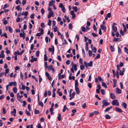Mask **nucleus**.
<instances>
[{
	"instance_id": "51",
	"label": "nucleus",
	"mask_w": 128,
	"mask_h": 128,
	"mask_svg": "<svg viewBox=\"0 0 128 128\" xmlns=\"http://www.w3.org/2000/svg\"><path fill=\"white\" fill-rule=\"evenodd\" d=\"M69 28L70 30H72V24H70L69 25Z\"/></svg>"
},
{
	"instance_id": "45",
	"label": "nucleus",
	"mask_w": 128,
	"mask_h": 128,
	"mask_svg": "<svg viewBox=\"0 0 128 128\" xmlns=\"http://www.w3.org/2000/svg\"><path fill=\"white\" fill-rule=\"evenodd\" d=\"M20 36L21 37H23L24 38V34H23V33L22 34L21 33H20Z\"/></svg>"
},
{
	"instance_id": "31",
	"label": "nucleus",
	"mask_w": 128,
	"mask_h": 128,
	"mask_svg": "<svg viewBox=\"0 0 128 128\" xmlns=\"http://www.w3.org/2000/svg\"><path fill=\"white\" fill-rule=\"evenodd\" d=\"M82 30L83 32H87V31L86 30L85 28L84 27H82Z\"/></svg>"
},
{
	"instance_id": "64",
	"label": "nucleus",
	"mask_w": 128,
	"mask_h": 128,
	"mask_svg": "<svg viewBox=\"0 0 128 128\" xmlns=\"http://www.w3.org/2000/svg\"><path fill=\"white\" fill-rule=\"evenodd\" d=\"M92 34L94 37L97 36H98L97 34H96L93 32H92Z\"/></svg>"
},
{
	"instance_id": "55",
	"label": "nucleus",
	"mask_w": 128,
	"mask_h": 128,
	"mask_svg": "<svg viewBox=\"0 0 128 128\" xmlns=\"http://www.w3.org/2000/svg\"><path fill=\"white\" fill-rule=\"evenodd\" d=\"M10 96L12 97H13L14 96V94L13 92H11L10 93Z\"/></svg>"
},
{
	"instance_id": "15",
	"label": "nucleus",
	"mask_w": 128,
	"mask_h": 128,
	"mask_svg": "<svg viewBox=\"0 0 128 128\" xmlns=\"http://www.w3.org/2000/svg\"><path fill=\"white\" fill-rule=\"evenodd\" d=\"M102 86L104 87L105 88H107V87L106 85L104 82H102Z\"/></svg>"
},
{
	"instance_id": "11",
	"label": "nucleus",
	"mask_w": 128,
	"mask_h": 128,
	"mask_svg": "<svg viewBox=\"0 0 128 128\" xmlns=\"http://www.w3.org/2000/svg\"><path fill=\"white\" fill-rule=\"evenodd\" d=\"M110 96H111V98L113 99H116V97L115 96L114 94L111 93L110 94Z\"/></svg>"
},
{
	"instance_id": "42",
	"label": "nucleus",
	"mask_w": 128,
	"mask_h": 128,
	"mask_svg": "<svg viewBox=\"0 0 128 128\" xmlns=\"http://www.w3.org/2000/svg\"><path fill=\"white\" fill-rule=\"evenodd\" d=\"M100 54H98L97 55L95 58V59H96L99 58L100 57Z\"/></svg>"
},
{
	"instance_id": "58",
	"label": "nucleus",
	"mask_w": 128,
	"mask_h": 128,
	"mask_svg": "<svg viewBox=\"0 0 128 128\" xmlns=\"http://www.w3.org/2000/svg\"><path fill=\"white\" fill-rule=\"evenodd\" d=\"M59 7L60 8H63L64 7L63 5L62 4V3H60L59 5Z\"/></svg>"
},
{
	"instance_id": "52",
	"label": "nucleus",
	"mask_w": 128,
	"mask_h": 128,
	"mask_svg": "<svg viewBox=\"0 0 128 128\" xmlns=\"http://www.w3.org/2000/svg\"><path fill=\"white\" fill-rule=\"evenodd\" d=\"M15 3L16 4H18V3L19 4L20 3V0H16L15 1Z\"/></svg>"
},
{
	"instance_id": "19",
	"label": "nucleus",
	"mask_w": 128,
	"mask_h": 128,
	"mask_svg": "<svg viewBox=\"0 0 128 128\" xmlns=\"http://www.w3.org/2000/svg\"><path fill=\"white\" fill-rule=\"evenodd\" d=\"M64 17L67 20L68 22H70V20L68 16H64Z\"/></svg>"
},
{
	"instance_id": "14",
	"label": "nucleus",
	"mask_w": 128,
	"mask_h": 128,
	"mask_svg": "<svg viewBox=\"0 0 128 128\" xmlns=\"http://www.w3.org/2000/svg\"><path fill=\"white\" fill-rule=\"evenodd\" d=\"M113 42H119L120 41V39L119 38H116L115 37H114V39L113 40Z\"/></svg>"
},
{
	"instance_id": "16",
	"label": "nucleus",
	"mask_w": 128,
	"mask_h": 128,
	"mask_svg": "<svg viewBox=\"0 0 128 128\" xmlns=\"http://www.w3.org/2000/svg\"><path fill=\"white\" fill-rule=\"evenodd\" d=\"M100 27L102 30H104L105 31H106V28L105 26H104L103 25H101Z\"/></svg>"
},
{
	"instance_id": "53",
	"label": "nucleus",
	"mask_w": 128,
	"mask_h": 128,
	"mask_svg": "<svg viewBox=\"0 0 128 128\" xmlns=\"http://www.w3.org/2000/svg\"><path fill=\"white\" fill-rule=\"evenodd\" d=\"M28 108L29 111H31L30 106V104H28Z\"/></svg>"
},
{
	"instance_id": "40",
	"label": "nucleus",
	"mask_w": 128,
	"mask_h": 128,
	"mask_svg": "<svg viewBox=\"0 0 128 128\" xmlns=\"http://www.w3.org/2000/svg\"><path fill=\"white\" fill-rule=\"evenodd\" d=\"M67 108L66 106L64 105V106L63 110L62 111L63 112H64L66 110Z\"/></svg>"
},
{
	"instance_id": "5",
	"label": "nucleus",
	"mask_w": 128,
	"mask_h": 128,
	"mask_svg": "<svg viewBox=\"0 0 128 128\" xmlns=\"http://www.w3.org/2000/svg\"><path fill=\"white\" fill-rule=\"evenodd\" d=\"M54 14L53 11L49 12L48 15V18H50L51 16L53 17L54 16Z\"/></svg>"
},
{
	"instance_id": "18",
	"label": "nucleus",
	"mask_w": 128,
	"mask_h": 128,
	"mask_svg": "<svg viewBox=\"0 0 128 128\" xmlns=\"http://www.w3.org/2000/svg\"><path fill=\"white\" fill-rule=\"evenodd\" d=\"M76 94V93L75 92H72V96L70 97V98L69 99L70 100H71L72 99L74 98V96Z\"/></svg>"
},
{
	"instance_id": "39",
	"label": "nucleus",
	"mask_w": 128,
	"mask_h": 128,
	"mask_svg": "<svg viewBox=\"0 0 128 128\" xmlns=\"http://www.w3.org/2000/svg\"><path fill=\"white\" fill-rule=\"evenodd\" d=\"M34 112L35 114H39V113L40 112L38 110H36V109L35 110Z\"/></svg>"
},
{
	"instance_id": "25",
	"label": "nucleus",
	"mask_w": 128,
	"mask_h": 128,
	"mask_svg": "<svg viewBox=\"0 0 128 128\" xmlns=\"http://www.w3.org/2000/svg\"><path fill=\"white\" fill-rule=\"evenodd\" d=\"M38 104L42 107L43 106V103L41 101H38Z\"/></svg>"
},
{
	"instance_id": "60",
	"label": "nucleus",
	"mask_w": 128,
	"mask_h": 128,
	"mask_svg": "<svg viewBox=\"0 0 128 128\" xmlns=\"http://www.w3.org/2000/svg\"><path fill=\"white\" fill-rule=\"evenodd\" d=\"M117 68L118 70H120V64L117 65Z\"/></svg>"
},
{
	"instance_id": "10",
	"label": "nucleus",
	"mask_w": 128,
	"mask_h": 128,
	"mask_svg": "<svg viewBox=\"0 0 128 128\" xmlns=\"http://www.w3.org/2000/svg\"><path fill=\"white\" fill-rule=\"evenodd\" d=\"M122 106L125 109L127 108V104L125 102H123L122 104Z\"/></svg>"
},
{
	"instance_id": "4",
	"label": "nucleus",
	"mask_w": 128,
	"mask_h": 128,
	"mask_svg": "<svg viewBox=\"0 0 128 128\" xmlns=\"http://www.w3.org/2000/svg\"><path fill=\"white\" fill-rule=\"evenodd\" d=\"M116 24L114 23H113L112 26V30L114 32H116L117 30V28L116 26Z\"/></svg>"
},
{
	"instance_id": "28",
	"label": "nucleus",
	"mask_w": 128,
	"mask_h": 128,
	"mask_svg": "<svg viewBox=\"0 0 128 128\" xmlns=\"http://www.w3.org/2000/svg\"><path fill=\"white\" fill-rule=\"evenodd\" d=\"M25 113L27 115L29 116L30 115V113L29 112L27 111V110H25Z\"/></svg>"
},
{
	"instance_id": "34",
	"label": "nucleus",
	"mask_w": 128,
	"mask_h": 128,
	"mask_svg": "<svg viewBox=\"0 0 128 128\" xmlns=\"http://www.w3.org/2000/svg\"><path fill=\"white\" fill-rule=\"evenodd\" d=\"M88 53L89 56H91L92 54V51L91 50H89L88 51Z\"/></svg>"
},
{
	"instance_id": "29",
	"label": "nucleus",
	"mask_w": 128,
	"mask_h": 128,
	"mask_svg": "<svg viewBox=\"0 0 128 128\" xmlns=\"http://www.w3.org/2000/svg\"><path fill=\"white\" fill-rule=\"evenodd\" d=\"M61 115L60 114H58V120L59 121H60L61 120Z\"/></svg>"
},
{
	"instance_id": "59",
	"label": "nucleus",
	"mask_w": 128,
	"mask_h": 128,
	"mask_svg": "<svg viewBox=\"0 0 128 128\" xmlns=\"http://www.w3.org/2000/svg\"><path fill=\"white\" fill-rule=\"evenodd\" d=\"M40 52L39 51L36 52V56L37 57L39 55Z\"/></svg>"
},
{
	"instance_id": "61",
	"label": "nucleus",
	"mask_w": 128,
	"mask_h": 128,
	"mask_svg": "<svg viewBox=\"0 0 128 128\" xmlns=\"http://www.w3.org/2000/svg\"><path fill=\"white\" fill-rule=\"evenodd\" d=\"M41 11L42 14H44V10L43 8H42L41 9Z\"/></svg>"
},
{
	"instance_id": "56",
	"label": "nucleus",
	"mask_w": 128,
	"mask_h": 128,
	"mask_svg": "<svg viewBox=\"0 0 128 128\" xmlns=\"http://www.w3.org/2000/svg\"><path fill=\"white\" fill-rule=\"evenodd\" d=\"M115 108L116 109V110L118 112H120V109L119 108L117 107H116Z\"/></svg>"
},
{
	"instance_id": "44",
	"label": "nucleus",
	"mask_w": 128,
	"mask_h": 128,
	"mask_svg": "<svg viewBox=\"0 0 128 128\" xmlns=\"http://www.w3.org/2000/svg\"><path fill=\"white\" fill-rule=\"evenodd\" d=\"M6 113V110L5 108H3L2 109V113L3 114H5Z\"/></svg>"
},
{
	"instance_id": "49",
	"label": "nucleus",
	"mask_w": 128,
	"mask_h": 128,
	"mask_svg": "<svg viewBox=\"0 0 128 128\" xmlns=\"http://www.w3.org/2000/svg\"><path fill=\"white\" fill-rule=\"evenodd\" d=\"M13 112H14V114H13V115L14 116H16V110L15 108H14L13 109Z\"/></svg>"
},
{
	"instance_id": "62",
	"label": "nucleus",
	"mask_w": 128,
	"mask_h": 128,
	"mask_svg": "<svg viewBox=\"0 0 128 128\" xmlns=\"http://www.w3.org/2000/svg\"><path fill=\"white\" fill-rule=\"evenodd\" d=\"M111 14L110 13H108L106 15V16L108 18H110V17Z\"/></svg>"
},
{
	"instance_id": "33",
	"label": "nucleus",
	"mask_w": 128,
	"mask_h": 128,
	"mask_svg": "<svg viewBox=\"0 0 128 128\" xmlns=\"http://www.w3.org/2000/svg\"><path fill=\"white\" fill-rule=\"evenodd\" d=\"M9 6V5L8 4H4V7L3 8V10H4L6 8V7H8Z\"/></svg>"
},
{
	"instance_id": "24",
	"label": "nucleus",
	"mask_w": 128,
	"mask_h": 128,
	"mask_svg": "<svg viewBox=\"0 0 128 128\" xmlns=\"http://www.w3.org/2000/svg\"><path fill=\"white\" fill-rule=\"evenodd\" d=\"M116 92L118 94H120V90L118 88H116Z\"/></svg>"
},
{
	"instance_id": "57",
	"label": "nucleus",
	"mask_w": 128,
	"mask_h": 128,
	"mask_svg": "<svg viewBox=\"0 0 128 128\" xmlns=\"http://www.w3.org/2000/svg\"><path fill=\"white\" fill-rule=\"evenodd\" d=\"M88 86L90 88H92V84L90 83H89L88 85Z\"/></svg>"
},
{
	"instance_id": "43",
	"label": "nucleus",
	"mask_w": 128,
	"mask_h": 128,
	"mask_svg": "<svg viewBox=\"0 0 128 128\" xmlns=\"http://www.w3.org/2000/svg\"><path fill=\"white\" fill-rule=\"evenodd\" d=\"M9 29L8 30L10 33H12L13 31L12 29L9 26Z\"/></svg>"
},
{
	"instance_id": "41",
	"label": "nucleus",
	"mask_w": 128,
	"mask_h": 128,
	"mask_svg": "<svg viewBox=\"0 0 128 128\" xmlns=\"http://www.w3.org/2000/svg\"><path fill=\"white\" fill-rule=\"evenodd\" d=\"M48 24L49 26H50L51 25V22H52V21L50 20L49 19V20H48Z\"/></svg>"
},
{
	"instance_id": "32",
	"label": "nucleus",
	"mask_w": 128,
	"mask_h": 128,
	"mask_svg": "<svg viewBox=\"0 0 128 128\" xmlns=\"http://www.w3.org/2000/svg\"><path fill=\"white\" fill-rule=\"evenodd\" d=\"M84 68V66L83 64H81L80 66V68L81 70H82Z\"/></svg>"
},
{
	"instance_id": "9",
	"label": "nucleus",
	"mask_w": 128,
	"mask_h": 128,
	"mask_svg": "<svg viewBox=\"0 0 128 128\" xmlns=\"http://www.w3.org/2000/svg\"><path fill=\"white\" fill-rule=\"evenodd\" d=\"M112 106H111L110 107L106 108L104 110V112H106L110 111V109H112Z\"/></svg>"
},
{
	"instance_id": "54",
	"label": "nucleus",
	"mask_w": 128,
	"mask_h": 128,
	"mask_svg": "<svg viewBox=\"0 0 128 128\" xmlns=\"http://www.w3.org/2000/svg\"><path fill=\"white\" fill-rule=\"evenodd\" d=\"M20 8V6L19 5H18L16 8V9L18 10H19Z\"/></svg>"
},
{
	"instance_id": "46",
	"label": "nucleus",
	"mask_w": 128,
	"mask_h": 128,
	"mask_svg": "<svg viewBox=\"0 0 128 128\" xmlns=\"http://www.w3.org/2000/svg\"><path fill=\"white\" fill-rule=\"evenodd\" d=\"M40 26L42 28H44L45 27V25L44 23H42L40 24Z\"/></svg>"
},
{
	"instance_id": "12",
	"label": "nucleus",
	"mask_w": 128,
	"mask_h": 128,
	"mask_svg": "<svg viewBox=\"0 0 128 128\" xmlns=\"http://www.w3.org/2000/svg\"><path fill=\"white\" fill-rule=\"evenodd\" d=\"M75 90L76 92V94H79L80 93V91L78 88V87H75Z\"/></svg>"
},
{
	"instance_id": "20",
	"label": "nucleus",
	"mask_w": 128,
	"mask_h": 128,
	"mask_svg": "<svg viewBox=\"0 0 128 128\" xmlns=\"http://www.w3.org/2000/svg\"><path fill=\"white\" fill-rule=\"evenodd\" d=\"M13 90L14 92L16 94L17 92V88L16 87H14L13 88Z\"/></svg>"
},
{
	"instance_id": "37",
	"label": "nucleus",
	"mask_w": 128,
	"mask_h": 128,
	"mask_svg": "<svg viewBox=\"0 0 128 128\" xmlns=\"http://www.w3.org/2000/svg\"><path fill=\"white\" fill-rule=\"evenodd\" d=\"M47 57L46 54H45L44 55V61H46L47 60Z\"/></svg>"
},
{
	"instance_id": "22",
	"label": "nucleus",
	"mask_w": 128,
	"mask_h": 128,
	"mask_svg": "<svg viewBox=\"0 0 128 128\" xmlns=\"http://www.w3.org/2000/svg\"><path fill=\"white\" fill-rule=\"evenodd\" d=\"M106 118L107 119H109L111 117L108 114H106L105 115Z\"/></svg>"
},
{
	"instance_id": "23",
	"label": "nucleus",
	"mask_w": 128,
	"mask_h": 128,
	"mask_svg": "<svg viewBox=\"0 0 128 128\" xmlns=\"http://www.w3.org/2000/svg\"><path fill=\"white\" fill-rule=\"evenodd\" d=\"M37 59L36 58H34L33 59H32L30 60V62H34V61H36L37 60Z\"/></svg>"
},
{
	"instance_id": "35",
	"label": "nucleus",
	"mask_w": 128,
	"mask_h": 128,
	"mask_svg": "<svg viewBox=\"0 0 128 128\" xmlns=\"http://www.w3.org/2000/svg\"><path fill=\"white\" fill-rule=\"evenodd\" d=\"M110 50L112 51V52L114 51V48L113 46H110Z\"/></svg>"
},
{
	"instance_id": "47",
	"label": "nucleus",
	"mask_w": 128,
	"mask_h": 128,
	"mask_svg": "<svg viewBox=\"0 0 128 128\" xmlns=\"http://www.w3.org/2000/svg\"><path fill=\"white\" fill-rule=\"evenodd\" d=\"M26 0H23L22 2V4L23 6H24L25 4L26 3Z\"/></svg>"
},
{
	"instance_id": "3",
	"label": "nucleus",
	"mask_w": 128,
	"mask_h": 128,
	"mask_svg": "<svg viewBox=\"0 0 128 128\" xmlns=\"http://www.w3.org/2000/svg\"><path fill=\"white\" fill-rule=\"evenodd\" d=\"M112 104L113 105H116V106H118L119 105V102L116 100H112Z\"/></svg>"
},
{
	"instance_id": "38",
	"label": "nucleus",
	"mask_w": 128,
	"mask_h": 128,
	"mask_svg": "<svg viewBox=\"0 0 128 128\" xmlns=\"http://www.w3.org/2000/svg\"><path fill=\"white\" fill-rule=\"evenodd\" d=\"M124 49L125 52L127 54H128V49L126 47L124 48Z\"/></svg>"
},
{
	"instance_id": "21",
	"label": "nucleus",
	"mask_w": 128,
	"mask_h": 128,
	"mask_svg": "<svg viewBox=\"0 0 128 128\" xmlns=\"http://www.w3.org/2000/svg\"><path fill=\"white\" fill-rule=\"evenodd\" d=\"M72 8L75 12H76L78 11L77 8L76 6L74 7L73 6L72 7Z\"/></svg>"
},
{
	"instance_id": "2",
	"label": "nucleus",
	"mask_w": 128,
	"mask_h": 128,
	"mask_svg": "<svg viewBox=\"0 0 128 128\" xmlns=\"http://www.w3.org/2000/svg\"><path fill=\"white\" fill-rule=\"evenodd\" d=\"M84 64L86 67L88 68V66H91L92 67V61H90L89 63H87L86 62V61L84 62Z\"/></svg>"
},
{
	"instance_id": "13",
	"label": "nucleus",
	"mask_w": 128,
	"mask_h": 128,
	"mask_svg": "<svg viewBox=\"0 0 128 128\" xmlns=\"http://www.w3.org/2000/svg\"><path fill=\"white\" fill-rule=\"evenodd\" d=\"M72 68L74 67V69L75 71H76L77 70V68L76 67V64H74H74L73 63L72 65Z\"/></svg>"
},
{
	"instance_id": "30",
	"label": "nucleus",
	"mask_w": 128,
	"mask_h": 128,
	"mask_svg": "<svg viewBox=\"0 0 128 128\" xmlns=\"http://www.w3.org/2000/svg\"><path fill=\"white\" fill-rule=\"evenodd\" d=\"M49 70H51L53 68L52 66V65H50L49 66H48L47 68Z\"/></svg>"
},
{
	"instance_id": "48",
	"label": "nucleus",
	"mask_w": 128,
	"mask_h": 128,
	"mask_svg": "<svg viewBox=\"0 0 128 128\" xmlns=\"http://www.w3.org/2000/svg\"><path fill=\"white\" fill-rule=\"evenodd\" d=\"M21 85H22V89L23 90H25V86L22 83H21Z\"/></svg>"
},
{
	"instance_id": "27",
	"label": "nucleus",
	"mask_w": 128,
	"mask_h": 128,
	"mask_svg": "<svg viewBox=\"0 0 128 128\" xmlns=\"http://www.w3.org/2000/svg\"><path fill=\"white\" fill-rule=\"evenodd\" d=\"M92 50L94 53H95L96 52V48L95 47H93L92 48Z\"/></svg>"
},
{
	"instance_id": "17",
	"label": "nucleus",
	"mask_w": 128,
	"mask_h": 128,
	"mask_svg": "<svg viewBox=\"0 0 128 128\" xmlns=\"http://www.w3.org/2000/svg\"><path fill=\"white\" fill-rule=\"evenodd\" d=\"M122 71L121 70H120V75H123L124 74V72H125V68H123L122 69Z\"/></svg>"
},
{
	"instance_id": "63",
	"label": "nucleus",
	"mask_w": 128,
	"mask_h": 128,
	"mask_svg": "<svg viewBox=\"0 0 128 128\" xmlns=\"http://www.w3.org/2000/svg\"><path fill=\"white\" fill-rule=\"evenodd\" d=\"M22 103L23 104L22 106H25L26 104V102L24 100L22 102Z\"/></svg>"
},
{
	"instance_id": "6",
	"label": "nucleus",
	"mask_w": 128,
	"mask_h": 128,
	"mask_svg": "<svg viewBox=\"0 0 128 128\" xmlns=\"http://www.w3.org/2000/svg\"><path fill=\"white\" fill-rule=\"evenodd\" d=\"M8 85L9 86H12V85H13L14 86H17V84L16 82H9Z\"/></svg>"
},
{
	"instance_id": "1",
	"label": "nucleus",
	"mask_w": 128,
	"mask_h": 128,
	"mask_svg": "<svg viewBox=\"0 0 128 128\" xmlns=\"http://www.w3.org/2000/svg\"><path fill=\"white\" fill-rule=\"evenodd\" d=\"M107 101L108 100H104L102 102V103L103 104L102 107L103 108L104 106H106L110 104V103L108 102Z\"/></svg>"
},
{
	"instance_id": "7",
	"label": "nucleus",
	"mask_w": 128,
	"mask_h": 128,
	"mask_svg": "<svg viewBox=\"0 0 128 128\" xmlns=\"http://www.w3.org/2000/svg\"><path fill=\"white\" fill-rule=\"evenodd\" d=\"M123 31H122V29H120V34H121L122 36H124V33L126 32L127 30L126 27H123Z\"/></svg>"
},
{
	"instance_id": "8",
	"label": "nucleus",
	"mask_w": 128,
	"mask_h": 128,
	"mask_svg": "<svg viewBox=\"0 0 128 128\" xmlns=\"http://www.w3.org/2000/svg\"><path fill=\"white\" fill-rule=\"evenodd\" d=\"M55 1L54 0H51L50 2H49V6H53L54 5V4L55 3Z\"/></svg>"
},
{
	"instance_id": "50",
	"label": "nucleus",
	"mask_w": 128,
	"mask_h": 128,
	"mask_svg": "<svg viewBox=\"0 0 128 128\" xmlns=\"http://www.w3.org/2000/svg\"><path fill=\"white\" fill-rule=\"evenodd\" d=\"M101 92L102 94L103 95H104L105 94V92L104 90H103V89L101 90Z\"/></svg>"
},
{
	"instance_id": "36",
	"label": "nucleus",
	"mask_w": 128,
	"mask_h": 128,
	"mask_svg": "<svg viewBox=\"0 0 128 128\" xmlns=\"http://www.w3.org/2000/svg\"><path fill=\"white\" fill-rule=\"evenodd\" d=\"M98 80L100 81L101 82H102L103 80V79L101 78L100 76H98Z\"/></svg>"
},
{
	"instance_id": "26",
	"label": "nucleus",
	"mask_w": 128,
	"mask_h": 128,
	"mask_svg": "<svg viewBox=\"0 0 128 128\" xmlns=\"http://www.w3.org/2000/svg\"><path fill=\"white\" fill-rule=\"evenodd\" d=\"M75 87H78V80H75Z\"/></svg>"
}]
</instances>
